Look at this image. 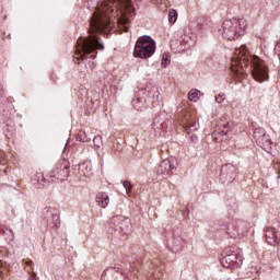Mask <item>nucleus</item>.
<instances>
[{
	"label": "nucleus",
	"instance_id": "16",
	"mask_svg": "<svg viewBox=\"0 0 280 280\" xmlns=\"http://www.w3.org/2000/svg\"><path fill=\"white\" fill-rule=\"evenodd\" d=\"M52 220H55V222L54 223H49V226H51V229H56L58 226V224H60L58 215L52 214Z\"/></svg>",
	"mask_w": 280,
	"mask_h": 280
},
{
	"label": "nucleus",
	"instance_id": "2",
	"mask_svg": "<svg viewBox=\"0 0 280 280\" xmlns=\"http://www.w3.org/2000/svg\"><path fill=\"white\" fill-rule=\"evenodd\" d=\"M246 67H249L256 82H266L268 80V68H266L264 61L257 56H252L248 52V48L242 45L234 51L231 69L234 73H244Z\"/></svg>",
	"mask_w": 280,
	"mask_h": 280
},
{
	"label": "nucleus",
	"instance_id": "15",
	"mask_svg": "<svg viewBox=\"0 0 280 280\" xmlns=\"http://www.w3.org/2000/svg\"><path fill=\"white\" fill-rule=\"evenodd\" d=\"M122 187H125L126 194H130V191H132V184H130V182L128 180H125L122 183Z\"/></svg>",
	"mask_w": 280,
	"mask_h": 280
},
{
	"label": "nucleus",
	"instance_id": "6",
	"mask_svg": "<svg viewBox=\"0 0 280 280\" xmlns=\"http://www.w3.org/2000/svg\"><path fill=\"white\" fill-rule=\"evenodd\" d=\"M244 262V257L237 254H230L222 259L224 268H240Z\"/></svg>",
	"mask_w": 280,
	"mask_h": 280
},
{
	"label": "nucleus",
	"instance_id": "17",
	"mask_svg": "<svg viewBox=\"0 0 280 280\" xmlns=\"http://www.w3.org/2000/svg\"><path fill=\"white\" fill-rule=\"evenodd\" d=\"M224 100H226V95H224V94H219L215 96L217 104H222L224 102Z\"/></svg>",
	"mask_w": 280,
	"mask_h": 280
},
{
	"label": "nucleus",
	"instance_id": "8",
	"mask_svg": "<svg viewBox=\"0 0 280 280\" xmlns=\"http://www.w3.org/2000/svg\"><path fill=\"white\" fill-rule=\"evenodd\" d=\"M172 170H174V163L170 160H164L161 162L158 172L162 174V176H167Z\"/></svg>",
	"mask_w": 280,
	"mask_h": 280
},
{
	"label": "nucleus",
	"instance_id": "24",
	"mask_svg": "<svg viewBox=\"0 0 280 280\" xmlns=\"http://www.w3.org/2000/svg\"><path fill=\"white\" fill-rule=\"evenodd\" d=\"M26 264H27V266H30V264H32V261H27Z\"/></svg>",
	"mask_w": 280,
	"mask_h": 280
},
{
	"label": "nucleus",
	"instance_id": "19",
	"mask_svg": "<svg viewBox=\"0 0 280 280\" xmlns=\"http://www.w3.org/2000/svg\"><path fill=\"white\" fill-rule=\"evenodd\" d=\"M28 280H36V272H33V275L28 278Z\"/></svg>",
	"mask_w": 280,
	"mask_h": 280
},
{
	"label": "nucleus",
	"instance_id": "25",
	"mask_svg": "<svg viewBox=\"0 0 280 280\" xmlns=\"http://www.w3.org/2000/svg\"><path fill=\"white\" fill-rule=\"evenodd\" d=\"M91 58H95V55L94 56L92 55Z\"/></svg>",
	"mask_w": 280,
	"mask_h": 280
},
{
	"label": "nucleus",
	"instance_id": "12",
	"mask_svg": "<svg viewBox=\"0 0 280 280\" xmlns=\"http://www.w3.org/2000/svg\"><path fill=\"white\" fill-rule=\"evenodd\" d=\"M172 63V55H170V52H164L162 55V60H161V65L164 69H167V67H170V65Z\"/></svg>",
	"mask_w": 280,
	"mask_h": 280
},
{
	"label": "nucleus",
	"instance_id": "3",
	"mask_svg": "<svg viewBox=\"0 0 280 280\" xmlns=\"http://www.w3.org/2000/svg\"><path fill=\"white\" fill-rule=\"evenodd\" d=\"M156 51V42L148 35L140 36L135 45L133 57L141 60L152 58Z\"/></svg>",
	"mask_w": 280,
	"mask_h": 280
},
{
	"label": "nucleus",
	"instance_id": "18",
	"mask_svg": "<svg viewBox=\"0 0 280 280\" xmlns=\"http://www.w3.org/2000/svg\"><path fill=\"white\" fill-rule=\"evenodd\" d=\"M93 143L94 145H96V148H100V145H102V137L100 136L94 137Z\"/></svg>",
	"mask_w": 280,
	"mask_h": 280
},
{
	"label": "nucleus",
	"instance_id": "4",
	"mask_svg": "<svg viewBox=\"0 0 280 280\" xmlns=\"http://www.w3.org/2000/svg\"><path fill=\"white\" fill-rule=\"evenodd\" d=\"M238 28L240 22L237 20H225L222 24V28H220L219 32L222 34L225 40H235Z\"/></svg>",
	"mask_w": 280,
	"mask_h": 280
},
{
	"label": "nucleus",
	"instance_id": "11",
	"mask_svg": "<svg viewBox=\"0 0 280 280\" xmlns=\"http://www.w3.org/2000/svg\"><path fill=\"white\" fill-rule=\"evenodd\" d=\"M80 170L83 176L89 177L93 174V164H91V162H84L80 165Z\"/></svg>",
	"mask_w": 280,
	"mask_h": 280
},
{
	"label": "nucleus",
	"instance_id": "5",
	"mask_svg": "<svg viewBox=\"0 0 280 280\" xmlns=\"http://www.w3.org/2000/svg\"><path fill=\"white\" fill-rule=\"evenodd\" d=\"M254 139L256 143L266 152H270L272 150V140H270V136L266 135V130L261 127H258L254 131Z\"/></svg>",
	"mask_w": 280,
	"mask_h": 280
},
{
	"label": "nucleus",
	"instance_id": "1",
	"mask_svg": "<svg viewBox=\"0 0 280 280\" xmlns=\"http://www.w3.org/2000/svg\"><path fill=\"white\" fill-rule=\"evenodd\" d=\"M88 7L95 8V11L90 22V36L77 40V60H84L85 56L96 49H104L95 35L97 32L104 33L115 25H126L135 13L132 0H88Z\"/></svg>",
	"mask_w": 280,
	"mask_h": 280
},
{
	"label": "nucleus",
	"instance_id": "13",
	"mask_svg": "<svg viewBox=\"0 0 280 280\" xmlns=\"http://www.w3.org/2000/svg\"><path fill=\"white\" fill-rule=\"evenodd\" d=\"M199 93L200 91L198 90H190L188 93V100H190V102H198V100H200Z\"/></svg>",
	"mask_w": 280,
	"mask_h": 280
},
{
	"label": "nucleus",
	"instance_id": "10",
	"mask_svg": "<svg viewBox=\"0 0 280 280\" xmlns=\"http://www.w3.org/2000/svg\"><path fill=\"white\" fill-rule=\"evenodd\" d=\"M96 201L103 209H106L107 205H110V197L106 192H100L96 197Z\"/></svg>",
	"mask_w": 280,
	"mask_h": 280
},
{
	"label": "nucleus",
	"instance_id": "21",
	"mask_svg": "<svg viewBox=\"0 0 280 280\" xmlns=\"http://www.w3.org/2000/svg\"><path fill=\"white\" fill-rule=\"evenodd\" d=\"M37 177H38V178H43V174H38Z\"/></svg>",
	"mask_w": 280,
	"mask_h": 280
},
{
	"label": "nucleus",
	"instance_id": "14",
	"mask_svg": "<svg viewBox=\"0 0 280 280\" xmlns=\"http://www.w3.org/2000/svg\"><path fill=\"white\" fill-rule=\"evenodd\" d=\"M168 21L170 23H176V21H178V12H176V10H171L168 12Z\"/></svg>",
	"mask_w": 280,
	"mask_h": 280
},
{
	"label": "nucleus",
	"instance_id": "23",
	"mask_svg": "<svg viewBox=\"0 0 280 280\" xmlns=\"http://www.w3.org/2000/svg\"><path fill=\"white\" fill-rule=\"evenodd\" d=\"M125 32H128V27L125 26Z\"/></svg>",
	"mask_w": 280,
	"mask_h": 280
},
{
	"label": "nucleus",
	"instance_id": "22",
	"mask_svg": "<svg viewBox=\"0 0 280 280\" xmlns=\"http://www.w3.org/2000/svg\"><path fill=\"white\" fill-rule=\"evenodd\" d=\"M222 132H223L224 135H226V133L229 132V130H225V131H224V130H222Z\"/></svg>",
	"mask_w": 280,
	"mask_h": 280
},
{
	"label": "nucleus",
	"instance_id": "7",
	"mask_svg": "<svg viewBox=\"0 0 280 280\" xmlns=\"http://www.w3.org/2000/svg\"><path fill=\"white\" fill-rule=\"evenodd\" d=\"M266 240L270 246L280 244V235L275 228H267Z\"/></svg>",
	"mask_w": 280,
	"mask_h": 280
},
{
	"label": "nucleus",
	"instance_id": "20",
	"mask_svg": "<svg viewBox=\"0 0 280 280\" xmlns=\"http://www.w3.org/2000/svg\"><path fill=\"white\" fill-rule=\"evenodd\" d=\"M222 128H224V130H226V128H229V124L222 125Z\"/></svg>",
	"mask_w": 280,
	"mask_h": 280
},
{
	"label": "nucleus",
	"instance_id": "9",
	"mask_svg": "<svg viewBox=\"0 0 280 280\" xmlns=\"http://www.w3.org/2000/svg\"><path fill=\"white\" fill-rule=\"evenodd\" d=\"M113 222L116 224V226H119L120 231H126V229L130 226V219L121 215L114 217Z\"/></svg>",
	"mask_w": 280,
	"mask_h": 280
}]
</instances>
